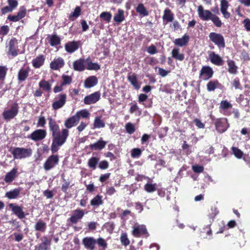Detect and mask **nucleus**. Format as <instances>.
Masks as SVG:
<instances>
[{
  "label": "nucleus",
  "mask_w": 250,
  "mask_h": 250,
  "mask_svg": "<svg viewBox=\"0 0 250 250\" xmlns=\"http://www.w3.org/2000/svg\"><path fill=\"white\" fill-rule=\"evenodd\" d=\"M48 120L49 130L51 132L52 137L51 151L54 154L57 152L60 147L66 142L69 136V131L67 128L75 126L79 121L75 115L68 118L64 122V126L66 128H63L61 131L59 125L55 120L51 117H49Z\"/></svg>",
  "instance_id": "nucleus-1"
},
{
  "label": "nucleus",
  "mask_w": 250,
  "mask_h": 250,
  "mask_svg": "<svg viewBox=\"0 0 250 250\" xmlns=\"http://www.w3.org/2000/svg\"><path fill=\"white\" fill-rule=\"evenodd\" d=\"M6 53L8 56L15 57L19 54L18 41L14 37L9 39L6 43Z\"/></svg>",
  "instance_id": "nucleus-2"
},
{
  "label": "nucleus",
  "mask_w": 250,
  "mask_h": 250,
  "mask_svg": "<svg viewBox=\"0 0 250 250\" xmlns=\"http://www.w3.org/2000/svg\"><path fill=\"white\" fill-rule=\"evenodd\" d=\"M15 159H22L31 156L32 151L31 148L23 147H14L10 151Z\"/></svg>",
  "instance_id": "nucleus-3"
},
{
  "label": "nucleus",
  "mask_w": 250,
  "mask_h": 250,
  "mask_svg": "<svg viewBox=\"0 0 250 250\" xmlns=\"http://www.w3.org/2000/svg\"><path fill=\"white\" fill-rule=\"evenodd\" d=\"M214 125L216 131L219 133L225 132L229 127L228 120L226 118H219L215 119Z\"/></svg>",
  "instance_id": "nucleus-4"
},
{
  "label": "nucleus",
  "mask_w": 250,
  "mask_h": 250,
  "mask_svg": "<svg viewBox=\"0 0 250 250\" xmlns=\"http://www.w3.org/2000/svg\"><path fill=\"white\" fill-rule=\"evenodd\" d=\"M19 106L18 104L14 103L12 104L10 109L5 110L2 112V116L4 120L9 121L14 118L18 114Z\"/></svg>",
  "instance_id": "nucleus-5"
},
{
  "label": "nucleus",
  "mask_w": 250,
  "mask_h": 250,
  "mask_svg": "<svg viewBox=\"0 0 250 250\" xmlns=\"http://www.w3.org/2000/svg\"><path fill=\"white\" fill-rule=\"evenodd\" d=\"M209 40L219 48H225V41L224 37L219 33L211 32L209 34Z\"/></svg>",
  "instance_id": "nucleus-6"
},
{
  "label": "nucleus",
  "mask_w": 250,
  "mask_h": 250,
  "mask_svg": "<svg viewBox=\"0 0 250 250\" xmlns=\"http://www.w3.org/2000/svg\"><path fill=\"white\" fill-rule=\"evenodd\" d=\"M132 234L135 237H140L141 236L147 237L149 235L146 226L138 224H136L133 226Z\"/></svg>",
  "instance_id": "nucleus-7"
},
{
  "label": "nucleus",
  "mask_w": 250,
  "mask_h": 250,
  "mask_svg": "<svg viewBox=\"0 0 250 250\" xmlns=\"http://www.w3.org/2000/svg\"><path fill=\"white\" fill-rule=\"evenodd\" d=\"M59 157L58 155L52 154L49 156L43 164V168L46 171L54 168L59 164Z\"/></svg>",
  "instance_id": "nucleus-8"
},
{
  "label": "nucleus",
  "mask_w": 250,
  "mask_h": 250,
  "mask_svg": "<svg viewBox=\"0 0 250 250\" xmlns=\"http://www.w3.org/2000/svg\"><path fill=\"white\" fill-rule=\"evenodd\" d=\"M67 95L65 93H61L55 97L56 101L52 104L54 110H57L62 107L66 103Z\"/></svg>",
  "instance_id": "nucleus-9"
},
{
  "label": "nucleus",
  "mask_w": 250,
  "mask_h": 250,
  "mask_svg": "<svg viewBox=\"0 0 250 250\" xmlns=\"http://www.w3.org/2000/svg\"><path fill=\"white\" fill-rule=\"evenodd\" d=\"M84 214V210L80 208L76 209L73 211L72 215L68 219L67 221L72 225L76 224L83 218Z\"/></svg>",
  "instance_id": "nucleus-10"
},
{
  "label": "nucleus",
  "mask_w": 250,
  "mask_h": 250,
  "mask_svg": "<svg viewBox=\"0 0 250 250\" xmlns=\"http://www.w3.org/2000/svg\"><path fill=\"white\" fill-rule=\"evenodd\" d=\"M214 71L209 66H202L199 73V78L204 81H207L211 78Z\"/></svg>",
  "instance_id": "nucleus-11"
},
{
  "label": "nucleus",
  "mask_w": 250,
  "mask_h": 250,
  "mask_svg": "<svg viewBox=\"0 0 250 250\" xmlns=\"http://www.w3.org/2000/svg\"><path fill=\"white\" fill-rule=\"evenodd\" d=\"M46 131L45 129H38L34 131L27 136V138L35 142H37L44 139L46 136Z\"/></svg>",
  "instance_id": "nucleus-12"
},
{
  "label": "nucleus",
  "mask_w": 250,
  "mask_h": 250,
  "mask_svg": "<svg viewBox=\"0 0 250 250\" xmlns=\"http://www.w3.org/2000/svg\"><path fill=\"white\" fill-rule=\"evenodd\" d=\"M101 97V93L96 91L84 97L83 102L85 104H91L96 103L99 101Z\"/></svg>",
  "instance_id": "nucleus-13"
},
{
  "label": "nucleus",
  "mask_w": 250,
  "mask_h": 250,
  "mask_svg": "<svg viewBox=\"0 0 250 250\" xmlns=\"http://www.w3.org/2000/svg\"><path fill=\"white\" fill-rule=\"evenodd\" d=\"M81 46L80 41L69 42L64 45L65 51L68 53H72L77 50Z\"/></svg>",
  "instance_id": "nucleus-14"
},
{
  "label": "nucleus",
  "mask_w": 250,
  "mask_h": 250,
  "mask_svg": "<svg viewBox=\"0 0 250 250\" xmlns=\"http://www.w3.org/2000/svg\"><path fill=\"white\" fill-rule=\"evenodd\" d=\"M209 59L210 62L216 66H222L224 64V61L218 54L211 51L208 53Z\"/></svg>",
  "instance_id": "nucleus-15"
},
{
  "label": "nucleus",
  "mask_w": 250,
  "mask_h": 250,
  "mask_svg": "<svg viewBox=\"0 0 250 250\" xmlns=\"http://www.w3.org/2000/svg\"><path fill=\"white\" fill-rule=\"evenodd\" d=\"M88 59L86 60L83 58H80L75 61L73 63V68L74 70L77 71H83L86 69L85 63Z\"/></svg>",
  "instance_id": "nucleus-16"
},
{
  "label": "nucleus",
  "mask_w": 250,
  "mask_h": 250,
  "mask_svg": "<svg viewBox=\"0 0 250 250\" xmlns=\"http://www.w3.org/2000/svg\"><path fill=\"white\" fill-rule=\"evenodd\" d=\"M82 243L86 249L90 250H94L95 249L96 241V239L93 237H86L83 238Z\"/></svg>",
  "instance_id": "nucleus-17"
},
{
  "label": "nucleus",
  "mask_w": 250,
  "mask_h": 250,
  "mask_svg": "<svg viewBox=\"0 0 250 250\" xmlns=\"http://www.w3.org/2000/svg\"><path fill=\"white\" fill-rule=\"evenodd\" d=\"M232 104L227 100H222L220 103L219 109L220 111H223V114L226 116H229L231 114V112H229L228 110L231 108Z\"/></svg>",
  "instance_id": "nucleus-18"
},
{
  "label": "nucleus",
  "mask_w": 250,
  "mask_h": 250,
  "mask_svg": "<svg viewBox=\"0 0 250 250\" xmlns=\"http://www.w3.org/2000/svg\"><path fill=\"white\" fill-rule=\"evenodd\" d=\"M64 65V61L63 59L61 57L54 59L50 63V67L54 70H59L62 68Z\"/></svg>",
  "instance_id": "nucleus-19"
},
{
  "label": "nucleus",
  "mask_w": 250,
  "mask_h": 250,
  "mask_svg": "<svg viewBox=\"0 0 250 250\" xmlns=\"http://www.w3.org/2000/svg\"><path fill=\"white\" fill-rule=\"evenodd\" d=\"M9 207L12 209L13 212L19 218L23 219L25 218V214L23 211L22 208L20 206L15 205L14 204H9Z\"/></svg>",
  "instance_id": "nucleus-20"
},
{
  "label": "nucleus",
  "mask_w": 250,
  "mask_h": 250,
  "mask_svg": "<svg viewBox=\"0 0 250 250\" xmlns=\"http://www.w3.org/2000/svg\"><path fill=\"white\" fill-rule=\"evenodd\" d=\"M30 69L29 67L21 68L18 74V79L20 82H23L26 80L29 76Z\"/></svg>",
  "instance_id": "nucleus-21"
},
{
  "label": "nucleus",
  "mask_w": 250,
  "mask_h": 250,
  "mask_svg": "<svg viewBox=\"0 0 250 250\" xmlns=\"http://www.w3.org/2000/svg\"><path fill=\"white\" fill-rule=\"evenodd\" d=\"M18 168L14 167L10 171L8 172L5 175L4 180L6 183L12 182L17 176Z\"/></svg>",
  "instance_id": "nucleus-22"
},
{
  "label": "nucleus",
  "mask_w": 250,
  "mask_h": 250,
  "mask_svg": "<svg viewBox=\"0 0 250 250\" xmlns=\"http://www.w3.org/2000/svg\"><path fill=\"white\" fill-rule=\"evenodd\" d=\"M97 78L95 76H89L84 81V86L85 88H90L98 83Z\"/></svg>",
  "instance_id": "nucleus-23"
},
{
  "label": "nucleus",
  "mask_w": 250,
  "mask_h": 250,
  "mask_svg": "<svg viewBox=\"0 0 250 250\" xmlns=\"http://www.w3.org/2000/svg\"><path fill=\"white\" fill-rule=\"evenodd\" d=\"M189 41V37L187 34H185L182 38L176 39L174 41L175 45L178 46L186 45Z\"/></svg>",
  "instance_id": "nucleus-24"
},
{
  "label": "nucleus",
  "mask_w": 250,
  "mask_h": 250,
  "mask_svg": "<svg viewBox=\"0 0 250 250\" xmlns=\"http://www.w3.org/2000/svg\"><path fill=\"white\" fill-rule=\"evenodd\" d=\"M171 57L177 61H183L185 59V55L183 53H180L179 48H173L171 52Z\"/></svg>",
  "instance_id": "nucleus-25"
},
{
  "label": "nucleus",
  "mask_w": 250,
  "mask_h": 250,
  "mask_svg": "<svg viewBox=\"0 0 250 250\" xmlns=\"http://www.w3.org/2000/svg\"><path fill=\"white\" fill-rule=\"evenodd\" d=\"M221 84L217 80H213L209 81L207 84V88L208 91H214L215 89L221 87Z\"/></svg>",
  "instance_id": "nucleus-26"
},
{
  "label": "nucleus",
  "mask_w": 250,
  "mask_h": 250,
  "mask_svg": "<svg viewBox=\"0 0 250 250\" xmlns=\"http://www.w3.org/2000/svg\"><path fill=\"white\" fill-rule=\"evenodd\" d=\"M8 5L6 6L1 9V13L5 15L7 13L12 12L18 5V4L7 0Z\"/></svg>",
  "instance_id": "nucleus-27"
},
{
  "label": "nucleus",
  "mask_w": 250,
  "mask_h": 250,
  "mask_svg": "<svg viewBox=\"0 0 250 250\" xmlns=\"http://www.w3.org/2000/svg\"><path fill=\"white\" fill-rule=\"evenodd\" d=\"M45 58L42 55H40L32 61V65L36 68H40L44 62Z\"/></svg>",
  "instance_id": "nucleus-28"
},
{
  "label": "nucleus",
  "mask_w": 250,
  "mask_h": 250,
  "mask_svg": "<svg viewBox=\"0 0 250 250\" xmlns=\"http://www.w3.org/2000/svg\"><path fill=\"white\" fill-rule=\"evenodd\" d=\"M106 142L102 140H99L97 142L90 144L89 147L92 150H101L104 148Z\"/></svg>",
  "instance_id": "nucleus-29"
},
{
  "label": "nucleus",
  "mask_w": 250,
  "mask_h": 250,
  "mask_svg": "<svg viewBox=\"0 0 250 250\" xmlns=\"http://www.w3.org/2000/svg\"><path fill=\"white\" fill-rule=\"evenodd\" d=\"M39 86L42 91L50 92L51 89V84L45 80H42L39 82Z\"/></svg>",
  "instance_id": "nucleus-30"
},
{
  "label": "nucleus",
  "mask_w": 250,
  "mask_h": 250,
  "mask_svg": "<svg viewBox=\"0 0 250 250\" xmlns=\"http://www.w3.org/2000/svg\"><path fill=\"white\" fill-rule=\"evenodd\" d=\"M21 191L20 188H15L5 193V196L9 199H13L17 198Z\"/></svg>",
  "instance_id": "nucleus-31"
},
{
  "label": "nucleus",
  "mask_w": 250,
  "mask_h": 250,
  "mask_svg": "<svg viewBox=\"0 0 250 250\" xmlns=\"http://www.w3.org/2000/svg\"><path fill=\"white\" fill-rule=\"evenodd\" d=\"M127 80L136 89L138 90L140 88V86L138 83L137 76L135 73H133L132 75H128L127 76Z\"/></svg>",
  "instance_id": "nucleus-32"
},
{
  "label": "nucleus",
  "mask_w": 250,
  "mask_h": 250,
  "mask_svg": "<svg viewBox=\"0 0 250 250\" xmlns=\"http://www.w3.org/2000/svg\"><path fill=\"white\" fill-rule=\"evenodd\" d=\"M228 65V71L229 73L235 74L237 72V66L235 65L234 61L232 60L228 59L227 61Z\"/></svg>",
  "instance_id": "nucleus-33"
},
{
  "label": "nucleus",
  "mask_w": 250,
  "mask_h": 250,
  "mask_svg": "<svg viewBox=\"0 0 250 250\" xmlns=\"http://www.w3.org/2000/svg\"><path fill=\"white\" fill-rule=\"evenodd\" d=\"M103 204L102 196L97 195L90 201V205L93 208H97Z\"/></svg>",
  "instance_id": "nucleus-34"
},
{
  "label": "nucleus",
  "mask_w": 250,
  "mask_h": 250,
  "mask_svg": "<svg viewBox=\"0 0 250 250\" xmlns=\"http://www.w3.org/2000/svg\"><path fill=\"white\" fill-rule=\"evenodd\" d=\"M35 229L37 231H40L42 232L45 231L46 229V224L42 220L40 219L35 224Z\"/></svg>",
  "instance_id": "nucleus-35"
},
{
  "label": "nucleus",
  "mask_w": 250,
  "mask_h": 250,
  "mask_svg": "<svg viewBox=\"0 0 250 250\" xmlns=\"http://www.w3.org/2000/svg\"><path fill=\"white\" fill-rule=\"evenodd\" d=\"M99 158L96 157H92L88 160L87 165L89 168L93 170L96 169L97 165L99 164Z\"/></svg>",
  "instance_id": "nucleus-36"
},
{
  "label": "nucleus",
  "mask_w": 250,
  "mask_h": 250,
  "mask_svg": "<svg viewBox=\"0 0 250 250\" xmlns=\"http://www.w3.org/2000/svg\"><path fill=\"white\" fill-rule=\"evenodd\" d=\"M49 38V43L52 46H55L60 44V38L57 35H52L48 37Z\"/></svg>",
  "instance_id": "nucleus-37"
},
{
  "label": "nucleus",
  "mask_w": 250,
  "mask_h": 250,
  "mask_svg": "<svg viewBox=\"0 0 250 250\" xmlns=\"http://www.w3.org/2000/svg\"><path fill=\"white\" fill-rule=\"evenodd\" d=\"M200 18L204 21L211 20L217 27H220L222 25V22L218 17H200Z\"/></svg>",
  "instance_id": "nucleus-38"
},
{
  "label": "nucleus",
  "mask_w": 250,
  "mask_h": 250,
  "mask_svg": "<svg viewBox=\"0 0 250 250\" xmlns=\"http://www.w3.org/2000/svg\"><path fill=\"white\" fill-rule=\"evenodd\" d=\"M229 7V3L227 0H221V11L224 16H229L230 14L227 12V9Z\"/></svg>",
  "instance_id": "nucleus-39"
},
{
  "label": "nucleus",
  "mask_w": 250,
  "mask_h": 250,
  "mask_svg": "<svg viewBox=\"0 0 250 250\" xmlns=\"http://www.w3.org/2000/svg\"><path fill=\"white\" fill-rule=\"evenodd\" d=\"M8 70L6 66L0 65V83H4Z\"/></svg>",
  "instance_id": "nucleus-40"
},
{
  "label": "nucleus",
  "mask_w": 250,
  "mask_h": 250,
  "mask_svg": "<svg viewBox=\"0 0 250 250\" xmlns=\"http://www.w3.org/2000/svg\"><path fill=\"white\" fill-rule=\"evenodd\" d=\"M101 68L100 65L95 62H93L91 61L87 62V66L86 69L89 70H98Z\"/></svg>",
  "instance_id": "nucleus-41"
},
{
  "label": "nucleus",
  "mask_w": 250,
  "mask_h": 250,
  "mask_svg": "<svg viewBox=\"0 0 250 250\" xmlns=\"http://www.w3.org/2000/svg\"><path fill=\"white\" fill-rule=\"evenodd\" d=\"M93 125L94 128H103L105 126V123L100 117H97L94 120Z\"/></svg>",
  "instance_id": "nucleus-42"
},
{
  "label": "nucleus",
  "mask_w": 250,
  "mask_h": 250,
  "mask_svg": "<svg viewBox=\"0 0 250 250\" xmlns=\"http://www.w3.org/2000/svg\"><path fill=\"white\" fill-rule=\"evenodd\" d=\"M75 115L76 117H77V119L79 121L81 117L83 118H88L89 116V113L87 110L83 109L78 111Z\"/></svg>",
  "instance_id": "nucleus-43"
},
{
  "label": "nucleus",
  "mask_w": 250,
  "mask_h": 250,
  "mask_svg": "<svg viewBox=\"0 0 250 250\" xmlns=\"http://www.w3.org/2000/svg\"><path fill=\"white\" fill-rule=\"evenodd\" d=\"M136 11L143 16H147L148 12L143 3H140L136 7Z\"/></svg>",
  "instance_id": "nucleus-44"
},
{
  "label": "nucleus",
  "mask_w": 250,
  "mask_h": 250,
  "mask_svg": "<svg viewBox=\"0 0 250 250\" xmlns=\"http://www.w3.org/2000/svg\"><path fill=\"white\" fill-rule=\"evenodd\" d=\"M144 189L147 192H153L157 189V184L147 183L144 186Z\"/></svg>",
  "instance_id": "nucleus-45"
},
{
  "label": "nucleus",
  "mask_w": 250,
  "mask_h": 250,
  "mask_svg": "<svg viewBox=\"0 0 250 250\" xmlns=\"http://www.w3.org/2000/svg\"><path fill=\"white\" fill-rule=\"evenodd\" d=\"M62 82H61L62 85H69L72 82V78L71 76L63 74L62 76Z\"/></svg>",
  "instance_id": "nucleus-46"
},
{
  "label": "nucleus",
  "mask_w": 250,
  "mask_h": 250,
  "mask_svg": "<svg viewBox=\"0 0 250 250\" xmlns=\"http://www.w3.org/2000/svg\"><path fill=\"white\" fill-rule=\"evenodd\" d=\"M120 241L121 244L125 247L127 246L130 244V240L127 237V233L125 232L122 233L121 234L120 237Z\"/></svg>",
  "instance_id": "nucleus-47"
},
{
  "label": "nucleus",
  "mask_w": 250,
  "mask_h": 250,
  "mask_svg": "<svg viewBox=\"0 0 250 250\" xmlns=\"http://www.w3.org/2000/svg\"><path fill=\"white\" fill-rule=\"evenodd\" d=\"M96 244H98L100 248H102L101 250H105L107 247V244L105 240L102 238H99L96 240Z\"/></svg>",
  "instance_id": "nucleus-48"
},
{
  "label": "nucleus",
  "mask_w": 250,
  "mask_h": 250,
  "mask_svg": "<svg viewBox=\"0 0 250 250\" xmlns=\"http://www.w3.org/2000/svg\"><path fill=\"white\" fill-rule=\"evenodd\" d=\"M231 151L233 155L238 159H241L242 158L244 153L242 151H241L238 147L232 146L231 148Z\"/></svg>",
  "instance_id": "nucleus-49"
},
{
  "label": "nucleus",
  "mask_w": 250,
  "mask_h": 250,
  "mask_svg": "<svg viewBox=\"0 0 250 250\" xmlns=\"http://www.w3.org/2000/svg\"><path fill=\"white\" fill-rule=\"evenodd\" d=\"M199 16H213L209 10H204L202 5L198 7Z\"/></svg>",
  "instance_id": "nucleus-50"
},
{
  "label": "nucleus",
  "mask_w": 250,
  "mask_h": 250,
  "mask_svg": "<svg viewBox=\"0 0 250 250\" xmlns=\"http://www.w3.org/2000/svg\"><path fill=\"white\" fill-rule=\"evenodd\" d=\"M9 32V28L7 25H3L0 28V36L1 42L3 41V37L8 34Z\"/></svg>",
  "instance_id": "nucleus-51"
},
{
  "label": "nucleus",
  "mask_w": 250,
  "mask_h": 250,
  "mask_svg": "<svg viewBox=\"0 0 250 250\" xmlns=\"http://www.w3.org/2000/svg\"><path fill=\"white\" fill-rule=\"evenodd\" d=\"M218 213L219 210L215 206H212L208 214L209 218L213 220Z\"/></svg>",
  "instance_id": "nucleus-52"
},
{
  "label": "nucleus",
  "mask_w": 250,
  "mask_h": 250,
  "mask_svg": "<svg viewBox=\"0 0 250 250\" xmlns=\"http://www.w3.org/2000/svg\"><path fill=\"white\" fill-rule=\"evenodd\" d=\"M142 150L138 148H133L131 151L132 158H139L142 154Z\"/></svg>",
  "instance_id": "nucleus-53"
},
{
  "label": "nucleus",
  "mask_w": 250,
  "mask_h": 250,
  "mask_svg": "<svg viewBox=\"0 0 250 250\" xmlns=\"http://www.w3.org/2000/svg\"><path fill=\"white\" fill-rule=\"evenodd\" d=\"M125 127L126 132L129 134H132L135 131L134 125L131 123H127Z\"/></svg>",
  "instance_id": "nucleus-54"
},
{
  "label": "nucleus",
  "mask_w": 250,
  "mask_h": 250,
  "mask_svg": "<svg viewBox=\"0 0 250 250\" xmlns=\"http://www.w3.org/2000/svg\"><path fill=\"white\" fill-rule=\"evenodd\" d=\"M192 170L196 173H200L204 171V167L203 166L195 165L192 166Z\"/></svg>",
  "instance_id": "nucleus-55"
},
{
  "label": "nucleus",
  "mask_w": 250,
  "mask_h": 250,
  "mask_svg": "<svg viewBox=\"0 0 250 250\" xmlns=\"http://www.w3.org/2000/svg\"><path fill=\"white\" fill-rule=\"evenodd\" d=\"M232 85L235 87L236 89H242V87L240 82L239 79L238 77H236L232 81Z\"/></svg>",
  "instance_id": "nucleus-56"
},
{
  "label": "nucleus",
  "mask_w": 250,
  "mask_h": 250,
  "mask_svg": "<svg viewBox=\"0 0 250 250\" xmlns=\"http://www.w3.org/2000/svg\"><path fill=\"white\" fill-rule=\"evenodd\" d=\"M46 123L45 118L44 116L41 115L38 120L37 125L44 127Z\"/></svg>",
  "instance_id": "nucleus-57"
},
{
  "label": "nucleus",
  "mask_w": 250,
  "mask_h": 250,
  "mask_svg": "<svg viewBox=\"0 0 250 250\" xmlns=\"http://www.w3.org/2000/svg\"><path fill=\"white\" fill-rule=\"evenodd\" d=\"M64 183L62 185L61 189L63 192H67V191L70 186V183L69 181H67L65 179H63Z\"/></svg>",
  "instance_id": "nucleus-58"
},
{
  "label": "nucleus",
  "mask_w": 250,
  "mask_h": 250,
  "mask_svg": "<svg viewBox=\"0 0 250 250\" xmlns=\"http://www.w3.org/2000/svg\"><path fill=\"white\" fill-rule=\"evenodd\" d=\"M98 167L101 169H106L109 167V163L106 160H103L99 163Z\"/></svg>",
  "instance_id": "nucleus-59"
},
{
  "label": "nucleus",
  "mask_w": 250,
  "mask_h": 250,
  "mask_svg": "<svg viewBox=\"0 0 250 250\" xmlns=\"http://www.w3.org/2000/svg\"><path fill=\"white\" fill-rule=\"evenodd\" d=\"M147 52L150 54H154L157 52L156 47L153 44H151L147 48Z\"/></svg>",
  "instance_id": "nucleus-60"
},
{
  "label": "nucleus",
  "mask_w": 250,
  "mask_h": 250,
  "mask_svg": "<svg viewBox=\"0 0 250 250\" xmlns=\"http://www.w3.org/2000/svg\"><path fill=\"white\" fill-rule=\"evenodd\" d=\"M105 227L107 228V230L109 232H112L115 228V224L113 222H107L105 224Z\"/></svg>",
  "instance_id": "nucleus-61"
},
{
  "label": "nucleus",
  "mask_w": 250,
  "mask_h": 250,
  "mask_svg": "<svg viewBox=\"0 0 250 250\" xmlns=\"http://www.w3.org/2000/svg\"><path fill=\"white\" fill-rule=\"evenodd\" d=\"M110 173H106L101 175L99 178V181L102 183L104 182L110 177Z\"/></svg>",
  "instance_id": "nucleus-62"
},
{
  "label": "nucleus",
  "mask_w": 250,
  "mask_h": 250,
  "mask_svg": "<svg viewBox=\"0 0 250 250\" xmlns=\"http://www.w3.org/2000/svg\"><path fill=\"white\" fill-rule=\"evenodd\" d=\"M243 23L246 29L248 31H250V20L246 18L243 21Z\"/></svg>",
  "instance_id": "nucleus-63"
},
{
  "label": "nucleus",
  "mask_w": 250,
  "mask_h": 250,
  "mask_svg": "<svg viewBox=\"0 0 250 250\" xmlns=\"http://www.w3.org/2000/svg\"><path fill=\"white\" fill-rule=\"evenodd\" d=\"M49 248L45 245H43L41 243L38 246H36L34 250H48Z\"/></svg>",
  "instance_id": "nucleus-64"
}]
</instances>
